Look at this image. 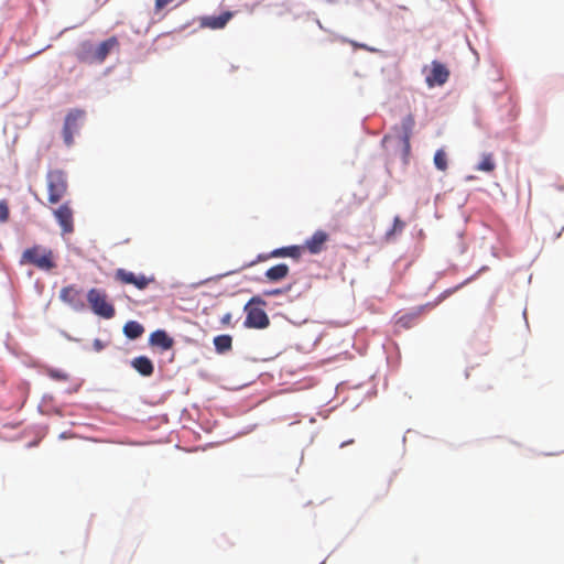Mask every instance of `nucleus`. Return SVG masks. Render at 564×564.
I'll use <instances>...</instances> for the list:
<instances>
[{
	"label": "nucleus",
	"mask_w": 564,
	"mask_h": 564,
	"mask_svg": "<svg viewBox=\"0 0 564 564\" xmlns=\"http://www.w3.org/2000/svg\"><path fill=\"white\" fill-rule=\"evenodd\" d=\"M21 263L32 264L42 271H52L56 268V257L52 249L42 245H34L23 251Z\"/></svg>",
	"instance_id": "1"
},
{
	"label": "nucleus",
	"mask_w": 564,
	"mask_h": 564,
	"mask_svg": "<svg viewBox=\"0 0 564 564\" xmlns=\"http://www.w3.org/2000/svg\"><path fill=\"white\" fill-rule=\"evenodd\" d=\"M87 302L94 314L110 319L115 316L116 310L109 301V295L104 289L93 288L87 292Z\"/></svg>",
	"instance_id": "2"
},
{
	"label": "nucleus",
	"mask_w": 564,
	"mask_h": 564,
	"mask_svg": "<svg viewBox=\"0 0 564 564\" xmlns=\"http://www.w3.org/2000/svg\"><path fill=\"white\" fill-rule=\"evenodd\" d=\"M46 185L48 192V202L51 204L59 203L68 189V182L65 172L62 170L48 171L46 174Z\"/></svg>",
	"instance_id": "3"
},
{
	"label": "nucleus",
	"mask_w": 564,
	"mask_h": 564,
	"mask_svg": "<svg viewBox=\"0 0 564 564\" xmlns=\"http://www.w3.org/2000/svg\"><path fill=\"white\" fill-rule=\"evenodd\" d=\"M261 304H263V302L260 299H251L245 305V312L247 313L245 321L246 327L263 329L269 326L270 319L264 310L260 306Z\"/></svg>",
	"instance_id": "4"
},
{
	"label": "nucleus",
	"mask_w": 564,
	"mask_h": 564,
	"mask_svg": "<svg viewBox=\"0 0 564 564\" xmlns=\"http://www.w3.org/2000/svg\"><path fill=\"white\" fill-rule=\"evenodd\" d=\"M84 118L85 111L80 109H72L66 115L63 127V139L66 145L73 144L74 134L80 129Z\"/></svg>",
	"instance_id": "5"
},
{
	"label": "nucleus",
	"mask_w": 564,
	"mask_h": 564,
	"mask_svg": "<svg viewBox=\"0 0 564 564\" xmlns=\"http://www.w3.org/2000/svg\"><path fill=\"white\" fill-rule=\"evenodd\" d=\"M115 279L122 284H132L138 290H145L150 283L154 282L153 276H145L144 274H134L126 269H117Z\"/></svg>",
	"instance_id": "6"
},
{
	"label": "nucleus",
	"mask_w": 564,
	"mask_h": 564,
	"mask_svg": "<svg viewBox=\"0 0 564 564\" xmlns=\"http://www.w3.org/2000/svg\"><path fill=\"white\" fill-rule=\"evenodd\" d=\"M53 214L59 224L63 234H72L74 231V212L68 202L54 209Z\"/></svg>",
	"instance_id": "7"
},
{
	"label": "nucleus",
	"mask_w": 564,
	"mask_h": 564,
	"mask_svg": "<svg viewBox=\"0 0 564 564\" xmlns=\"http://www.w3.org/2000/svg\"><path fill=\"white\" fill-rule=\"evenodd\" d=\"M449 77V70L442 63L434 61L430 74L426 76L429 87L442 86Z\"/></svg>",
	"instance_id": "8"
},
{
	"label": "nucleus",
	"mask_w": 564,
	"mask_h": 564,
	"mask_svg": "<svg viewBox=\"0 0 564 564\" xmlns=\"http://www.w3.org/2000/svg\"><path fill=\"white\" fill-rule=\"evenodd\" d=\"M59 299L75 310H80L84 307L82 291L75 285L64 286L59 292Z\"/></svg>",
	"instance_id": "9"
},
{
	"label": "nucleus",
	"mask_w": 564,
	"mask_h": 564,
	"mask_svg": "<svg viewBox=\"0 0 564 564\" xmlns=\"http://www.w3.org/2000/svg\"><path fill=\"white\" fill-rule=\"evenodd\" d=\"M414 126H415L414 117H413V115L409 113L406 117H404L402 119L401 124L398 128V133L403 143L405 151L410 150V139L412 137Z\"/></svg>",
	"instance_id": "10"
},
{
	"label": "nucleus",
	"mask_w": 564,
	"mask_h": 564,
	"mask_svg": "<svg viewBox=\"0 0 564 564\" xmlns=\"http://www.w3.org/2000/svg\"><path fill=\"white\" fill-rule=\"evenodd\" d=\"M328 238L329 236L327 232L317 230L305 241L303 248H306L312 254L319 253L324 249V245Z\"/></svg>",
	"instance_id": "11"
},
{
	"label": "nucleus",
	"mask_w": 564,
	"mask_h": 564,
	"mask_svg": "<svg viewBox=\"0 0 564 564\" xmlns=\"http://www.w3.org/2000/svg\"><path fill=\"white\" fill-rule=\"evenodd\" d=\"M232 12L225 11L218 17H203L200 19V25L203 28H208L212 30H218L226 26V24L230 21L232 18Z\"/></svg>",
	"instance_id": "12"
},
{
	"label": "nucleus",
	"mask_w": 564,
	"mask_h": 564,
	"mask_svg": "<svg viewBox=\"0 0 564 564\" xmlns=\"http://www.w3.org/2000/svg\"><path fill=\"white\" fill-rule=\"evenodd\" d=\"M118 46H119V42L116 36H111V37L105 40L104 42H101L99 45H97L96 50H95V54H96L95 56L97 59V64L102 63L107 58L109 53L113 48H117Z\"/></svg>",
	"instance_id": "13"
},
{
	"label": "nucleus",
	"mask_w": 564,
	"mask_h": 564,
	"mask_svg": "<svg viewBox=\"0 0 564 564\" xmlns=\"http://www.w3.org/2000/svg\"><path fill=\"white\" fill-rule=\"evenodd\" d=\"M96 46L91 44L90 42H84L80 44V47L78 48L76 56L77 59L82 63L86 64H96V54H95Z\"/></svg>",
	"instance_id": "14"
},
{
	"label": "nucleus",
	"mask_w": 564,
	"mask_h": 564,
	"mask_svg": "<svg viewBox=\"0 0 564 564\" xmlns=\"http://www.w3.org/2000/svg\"><path fill=\"white\" fill-rule=\"evenodd\" d=\"M303 247L301 246H289L274 249L270 252L269 258H284L289 257L299 260L302 256Z\"/></svg>",
	"instance_id": "15"
},
{
	"label": "nucleus",
	"mask_w": 564,
	"mask_h": 564,
	"mask_svg": "<svg viewBox=\"0 0 564 564\" xmlns=\"http://www.w3.org/2000/svg\"><path fill=\"white\" fill-rule=\"evenodd\" d=\"M132 367L142 376L149 377L153 373L152 361L145 356H139L131 361Z\"/></svg>",
	"instance_id": "16"
},
{
	"label": "nucleus",
	"mask_w": 564,
	"mask_h": 564,
	"mask_svg": "<svg viewBox=\"0 0 564 564\" xmlns=\"http://www.w3.org/2000/svg\"><path fill=\"white\" fill-rule=\"evenodd\" d=\"M150 343L164 350L172 348L173 339L164 330H155L150 336Z\"/></svg>",
	"instance_id": "17"
},
{
	"label": "nucleus",
	"mask_w": 564,
	"mask_h": 564,
	"mask_svg": "<svg viewBox=\"0 0 564 564\" xmlns=\"http://www.w3.org/2000/svg\"><path fill=\"white\" fill-rule=\"evenodd\" d=\"M289 274V267L285 263L276 264L265 271V278L269 281L278 282L286 278Z\"/></svg>",
	"instance_id": "18"
},
{
	"label": "nucleus",
	"mask_w": 564,
	"mask_h": 564,
	"mask_svg": "<svg viewBox=\"0 0 564 564\" xmlns=\"http://www.w3.org/2000/svg\"><path fill=\"white\" fill-rule=\"evenodd\" d=\"M214 345L218 354H225L232 347V337L230 335H218L214 338Z\"/></svg>",
	"instance_id": "19"
},
{
	"label": "nucleus",
	"mask_w": 564,
	"mask_h": 564,
	"mask_svg": "<svg viewBox=\"0 0 564 564\" xmlns=\"http://www.w3.org/2000/svg\"><path fill=\"white\" fill-rule=\"evenodd\" d=\"M144 332L143 326L134 321L126 323L123 326V333L128 338L135 339L140 337Z\"/></svg>",
	"instance_id": "20"
},
{
	"label": "nucleus",
	"mask_w": 564,
	"mask_h": 564,
	"mask_svg": "<svg viewBox=\"0 0 564 564\" xmlns=\"http://www.w3.org/2000/svg\"><path fill=\"white\" fill-rule=\"evenodd\" d=\"M496 169V163L491 153H485L481 156L480 162L476 166L477 171L490 173Z\"/></svg>",
	"instance_id": "21"
},
{
	"label": "nucleus",
	"mask_w": 564,
	"mask_h": 564,
	"mask_svg": "<svg viewBox=\"0 0 564 564\" xmlns=\"http://www.w3.org/2000/svg\"><path fill=\"white\" fill-rule=\"evenodd\" d=\"M434 164L440 171L447 170V155L444 150H437L434 155Z\"/></svg>",
	"instance_id": "22"
},
{
	"label": "nucleus",
	"mask_w": 564,
	"mask_h": 564,
	"mask_svg": "<svg viewBox=\"0 0 564 564\" xmlns=\"http://www.w3.org/2000/svg\"><path fill=\"white\" fill-rule=\"evenodd\" d=\"M45 373L51 379L56 380V381H67L69 379V376L65 371L59 370V369L46 368Z\"/></svg>",
	"instance_id": "23"
},
{
	"label": "nucleus",
	"mask_w": 564,
	"mask_h": 564,
	"mask_svg": "<svg viewBox=\"0 0 564 564\" xmlns=\"http://www.w3.org/2000/svg\"><path fill=\"white\" fill-rule=\"evenodd\" d=\"M405 224L401 220L399 216L394 217L393 227L390 231L387 232V239H390L395 232H401L404 228Z\"/></svg>",
	"instance_id": "24"
},
{
	"label": "nucleus",
	"mask_w": 564,
	"mask_h": 564,
	"mask_svg": "<svg viewBox=\"0 0 564 564\" xmlns=\"http://www.w3.org/2000/svg\"><path fill=\"white\" fill-rule=\"evenodd\" d=\"M9 207L6 200L0 202V223H6L9 219Z\"/></svg>",
	"instance_id": "25"
},
{
	"label": "nucleus",
	"mask_w": 564,
	"mask_h": 564,
	"mask_svg": "<svg viewBox=\"0 0 564 564\" xmlns=\"http://www.w3.org/2000/svg\"><path fill=\"white\" fill-rule=\"evenodd\" d=\"M174 0H155L154 11L155 13L161 12L165 7L172 3Z\"/></svg>",
	"instance_id": "26"
},
{
	"label": "nucleus",
	"mask_w": 564,
	"mask_h": 564,
	"mask_svg": "<svg viewBox=\"0 0 564 564\" xmlns=\"http://www.w3.org/2000/svg\"><path fill=\"white\" fill-rule=\"evenodd\" d=\"M347 42H348V43H349L354 48H360V50L370 51V52H373V51H375L373 48L368 47L366 44L358 43V42L352 41V40H348Z\"/></svg>",
	"instance_id": "27"
},
{
	"label": "nucleus",
	"mask_w": 564,
	"mask_h": 564,
	"mask_svg": "<svg viewBox=\"0 0 564 564\" xmlns=\"http://www.w3.org/2000/svg\"><path fill=\"white\" fill-rule=\"evenodd\" d=\"M231 319H232V315L230 313H226L223 317H221V324L223 325H230L231 323Z\"/></svg>",
	"instance_id": "28"
},
{
	"label": "nucleus",
	"mask_w": 564,
	"mask_h": 564,
	"mask_svg": "<svg viewBox=\"0 0 564 564\" xmlns=\"http://www.w3.org/2000/svg\"><path fill=\"white\" fill-rule=\"evenodd\" d=\"M94 346H95V348H96L97 350L102 349V344H101V341H100L99 339H96V340L94 341Z\"/></svg>",
	"instance_id": "29"
},
{
	"label": "nucleus",
	"mask_w": 564,
	"mask_h": 564,
	"mask_svg": "<svg viewBox=\"0 0 564 564\" xmlns=\"http://www.w3.org/2000/svg\"><path fill=\"white\" fill-rule=\"evenodd\" d=\"M352 443H354V440H352V438H351V440H347V441H345V442H343V443L340 444V447H345V446L350 445V444H352Z\"/></svg>",
	"instance_id": "30"
},
{
	"label": "nucleus",
	"mask_w": 564,
	"mask_h": 564,
	"mask_svg": "<svg viewBox=\"0 0 564 564\" xmlns=\"http://www.w3.org/2000/svg\"><path fill=\"white\" fill-rule=\"evenodd\" d=\"M328 2H332L333 0H327Z\"/></svg>",
	"instance_id": "31"
}]
</instances>
